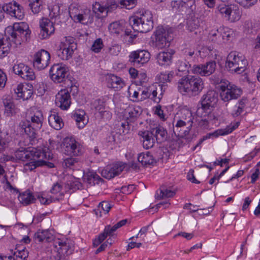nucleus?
Returning a JSON list of instances; mask_svg holds the SVG:
<instances>
[{"instance_id":"a19ab883","label":"nucleus","mask_w":260,"mask_h":260,"mask_svg":"<svg viewBox=\"0 0 260 260\" xmlns=\"http://www.w3.org/2000/svg\"><path fill=\"white\" fill-rule=\"evenodd\" d=\"M79 159L77 157H69L63 159L62 166L64 168H73L79 166Z\"/></svg>"},{"instance_id":"49530a36","label":"nucleus","mask_w":260,"mask_h":260,"mask_svg":"<svg viewBox=\"0 0 260 260\" xmlns=\"http://www.w3.org/2000/svg\"><path fill=\"white\" fill-rule=\"evenodd\" d=\"M111 208V205L108 202L103 201L99 204L97 209H95L94 211L97 215L98 214V212H99L100 213V216H101L102 212L104 214H107L109 212Z\"/></svg>"},{"instance_id":"cd10ccee","label":"nucleus","mask_w":260,"mask_h":260,"mask_svg":"<svg viewBox=\"0 0 260 260\" xmlns=\"http://www.w3.org/2000/svg\"><path fill=\"white\" fill-rule=\"evenodd\" d=\"M124 112L127 119L133 120L142 114V109L138 106L129 105L125 109Z\"/></svg>"},{"instance_id":"338daca9","label":"nucleus","mask_w":260,"mask_h":260,"mask_svg":"<svg viewBox=\"0 0 260 260\" xmlns=\"http://www.w3.org/2000/svg\"><path fill=\"white\" fill-rule=\"evenodd\" d=\"M187 29L190 31H193L195 30V22L193 19H188L187 20Z\"/></svg>"},{"instance_id":"5701e85b","label":"nucleus","mask_w":260,"mask_h":260,"mask_svg":"<svg viewBox=\"0 0 260 260\" xmlns=\"http://www.w3.org/2000/svg\"><path fill=\"white\" fill-rule=\"evenodd\" d=\"M216 67V64L215 61H209L205 64L196 66V74L198 73L204 76H209L215 71Z\"/></svg>"},{"instance_id":"b1692460","label":"nucleus","mask_w":260,"mask_h":260,"mask_svg":"<svg viewBox=\"0 0 260 260\" xmlns=\"http://www.w3.org/2000/svg\"><path fill=\"white\" fill-rule=\"evenodd\" d=\"M139 135L144 148L148 149L153 146L155 140L151 131H140Z\"/></svg>"},{"instance_id":"7c9ffc66","label":"nucleus","mask_w":260,"mask_h":260,"mask_svg":"<svg viewBox=\"0 0 260 260\" xmlns=\"http://www.w3.org/2000/svg\"><path fill=\"white\" fill-rule=\"evenodd\" d=\"M36 242H50L53 239V235L48 230L38 231L34 236Z\"/></svg>"},{"instance_id":"774afa93","label":"nucleus","mask_w":260,"mask_h":260,"mask_svg":"<svg viewBox=\"0 0 260 260\" xmlns=\"http://www.w3.org/2000/svg\"><path fill=\"white\" fill-rule=\"evenodd\" d=\"M235 107L236 109L233 111L232 113V115L234 117H236L239 116L243 112V108L237 106V105H235Z\"/></svg>"},{"instance_id":"4468645a","label":"nucleus","mask_w":260,"mask_h":260,"mask_svg":"<svg viewBox=\"0 0 260 260\" xmlns=\"http://www.w3.org/2000/svg\"><path fill=\"white\" fill-rule=\"evenodd\" d=\"M125 166L126 164L123 162H116L105 167L102 171V175L106 179H111L120 174Z\"/></svg>"},{"instance_id":"aec40b11","label":"nucleus","mask_w":260,"mask_h":260,"mask_svg":"<svg viewBox=\"0 0 260 260\" xmlns=\"http://www.w3.org/2000/svg\"><path fill=\"white\" fill-rule=\"evenodd\" d=\"M70 93L67 89L59 91L55 96V104L61 110H67L71 104Z\"/></svg>"},{"instance_id":"c85d7f7f","label":"nucleus","mask_w":260,"mask_h":260,"mask_svg":"<svg viewBox=\"0 0 260 260\" xmlns=\"http://www.w3.org/2000/svg\"><path fill=\"white\" fill-rule=\"evenodd\" d=\"M151 131L158 143H162L167 140V132L162 126L159 125L151 129Z\"/></svg>"},{"instance_id":"9b49d317","label":"nucleus","mask_w":260,"mask_h":260,"mask_svg":"<svg viewBox=\"0 0 260 260\" xmlns=\"http://www.w3.org/2000/svg\"><path fill=\"white\" fill-rule=\"evenodd\" d=\"M2 9L3 12H5L12 17H15L18 20H22L24 17V11L23 7L17 3L13 1L4 5Z\"/></svg>"},{"instance_id":"dca6fc26","label":"nucleus","mask_w":260,"mask_h":260,"mask_svg":"<svg viewBox=\"0 0 260 260\" xmlns=\"http://www.w3.org/2000/svg\"><path fill=\"white\" fill-rule=\"evenodd\" d=\"M189 123V121H188V126L185 127L186 122L182 120H178L176 123L174 125L173 132L174 134H177V136L181 137L184 138L188 142L192 139V137L190 136V127L191 126L192 123Z\"/></svg>"},{"instance_id":"c9c22d12","label":"nucleus","mask_w":260,"mask_h":260,"mask_svg":"<svg viewBox=\"0 0 260 260\" xmlns=\"http://www.w3.org/2000/svg\"><path fill=\"white\" fill-rule=\"evenodd\" d=\"M18 199L20 203L25 206L33 203L36 201L32 193L29 190L20 193L18 197Z\"/></svg>"},{"instance_id":"69168bd1","label":"nucleus","mask_w":260,"mask_h":260,"mask_svg":"<svg viewBox=\"0 0 260 260\" xmlns=\"http://www.w3.org/2000/svg\"><path fill=\"white\" fill-rule=\"evenodd\" d=\"M196 91L200 92L204 88V83L201 78L196 77Z\"/></svg>"},{"instance_id":"f704fd0d","label":"nucleus","mask_w":260,"mask_h":260,"mask_svg":"<svg viewBox=\"0 0 260 260\" xmlns=\"http://www.w3.org/2000/svg\"><path fill=\"white\" fill-rule=\"evenodd\" d=\"M83 179L84 181L91 185L98 184L100 181L103 180L96 173L92 171H89L85 174L83 176Z\"/></svg>"},{"instance_id":"72a5a7b5","label":"nucleus","mask_w":260,"mask_h":260,"mask_svg":"<svg viewBox=\"0 0 260 260\" xmlns=\"http://www.w3.org/2000/svg\"><path fill=\"white\" fill-rule=\"evenodd\" d=\"M30 123L37 129H40L42 126L44 117L41 111H37L30 117Z\"/></svg>"},{"instance_id":"7ed1b4c3","label":"nucleus","mask_w":260,"mask_h":260,"mask_svg":"<svg viewBox=\"0 0 260 260\" xmlns=\"http://www.w3.org/2000/svg\"><path fill=\"white\" fill-rule=\"evenodd\" d=\"M129 24L134 30L146 33L153 27V17L148 10H142L129 18Z\"/></svg>"},{"instance_id":"473e14b6","label":"nucleus","mask_w":260,"mask_h":260,"mask_svg":"<svg viewBox=\"0 0 260 260\" xmlns=\"http://www.w3.org/2000/svg\"><path fill=\"white\" fill-rule=\"evenodd\" d=\"M173 52H161L157 55V61L160 66H169L172 62Z\"/></svg>"},{"instance_id":"c756f323","label":"nucleus","mask_w":260,"mask_h":260,"mask_svg":"<svg viewBox=\"0 0 260 260\" xmlns=\"http://www.w3.org/2000/svg\"><path fill=\"white\" fill-rule=\"evenodd\" d=\"M48 122L50 125L56 130H59L64 125V123L61 117L55 112L51 114L48 117Z\"/></svg>"},{"instance_id":"423d86ee","label":"nucleus","mask_w":260,"mask_h":260,"mask_svg":"<svg viewBox=\"0 0 260 260\" xmlns=\"http://www.w3.org/2000/svg\"><path fill=\"white\" fill-rule=\"evenodd\" d=\"M217 9L219 13L231 22L238 21L241 18V12L237 5H226L222 4L219 5Z\"/></svg>"},{"instance_id":"3c124183","label":"nucleus","mask_w":260,"mask_h":260,"mask_svg":"<svg viewBox=\"0 0 260 260\" xmlns=\"http://www.w3.org/2000/svg\"><path fill=\"white\" fill-rule=\"evenodd\" d=\"M59 248L61 250V252L67 255L70 254L72 253L73 249L72 247L69 245L68 241L62 242L59 241L58 242Z\"/></svg>"},{"instance_id":"37998d69","label":"nucleus","mask_w":260,"mask_h":260,"mask_svg":"<svg viewBox=\"0 0 260 260\" xmlns=\"http://www.w3.org/2000/svg\"><path fill=\"white\" fill-rule=\"evenodd\" d=\"M173 71L161 72L158 76V80L160 84L166 85V83L170 82L173 77Z\"/></svg>"},{"instance_id":"f8f14e48","label":"nucleus","mask_w":260,"mask_h":260,"mask_svg":"<svg viewBox=\"0 0 260 260\" xmlns=\"http://www.w3.org/2000/svg\"><path fill=\"white\" fill-rule=\"evenodd\" d=\"M50 55L49 53L42 49L36 52L33 58V65L34 68L39 70L45 69L49 64Z\"/></svg>"},{"instance_id":"4be33fe9","label":"nucleus","mask_w":260,"mask_h":260,"mask_svg":"<svg viewBox=\"0 0 260 260\" xmlns=\"http://www.w3.org/2000/svg\"><path fill=\"white\" fill-rule=\"evenodd\" d=\"M14 90L17 97L23 101L28 100L33 94V87L31 85L24 86L22 84H19Z\"/></svg>"},{"instance_id":"58836bf2","label":"nucleus","mask_w":260,"mask_h":260,"mask_svg":"<svg viewBox=\"0 0 260 260\" xmlns=\"http://www.w3.org/2000/svg\"><path fill=\"white\" fill-rule=\"evenodd\" d=\"M85 112L83 111H77L73 114L72 117L76 121L79 128H82L85 125Z\"/></svg>"},{"instance_id":"4c0bfd02","label":"nucleus","mask_w":260,"mask_h":260,"mask_svg":"<svg viewBox=\"0 0 260 260\" xmlns=\"http://www.w3.org/2000/svg\"><path fill=\"white\" fill-rule=\"evenodd\" d=\"M138 160L144 166L152 165L156 162L153 156L149 152L140 154L138 156Z\"/></svg>"},{"instance_id":"f03ea898","label":"nucleus","mask_w":260,"mask_h":260,"mask_svg":"<svg viewBox=\"0 0 260 260\" xmlns=\"http://www.w3.org/2000/svg\"><path fill=\"white\" fill-rule=\"evenodd\" d=\"M16 158L22 161H30L26 163L24 167L25 171H31L37 167L42 166L46 164L44 159L49 158L50 154L47 155L44 151L42 152L41 149L37 148H32L30 149H19L15 151Z\"/></svg>"},{"instance_id":"052dcab7","label":"nucleus","mask_w":260,"mask_h":260,"mask_svg":"<svg viewBox=\"0 0 260 260\" xmlns=\"http://www.w3.org/2000/svg\"><path fill=\"white\" fill-rule=\"evenodd\" d=\"M7 81V75L0 69V89H2L5 87Z\"/></svg>"},{"instance_id":"0eeeda50","label":"nucleus","mask_w":260,"mask_h":260,"mask_svg":"<svg viewBox=\"0 0 260 260\" xmlns=\"http://www.w3.org/2000/svg\"><path fill=\"white\" fill-rule=\"evenodd\" d=\"M76 48L77 44L74 42V38L66 37L65 41L61 43L60 48L57 51V54L61 59L68 60L72 57Z\"/></svg>"},{"instance_id":"e2e57ef3","label":"nucleus","mask_w":260,"mask_h":260,"mask_svg":"<svg viewBox=\"0 0 260 260\" xmlns=\"http://www.w3.org/2000/svg\"><path fill=\"white\" fill-rule=\"evenodd\" d=\"M257 2V0H241L240 4L245 8H249L253 6Z\"/></svg>"},{"instance_id":"0e129e2a","label":"nucleus","mask_w":260,"mask_h":260,"mask_svg":"<svg viewBox=\"0 0 260 260\" xmlns=\"http://www.w3.org/2000/svg\"><path fill=\"white\" fill-rule=\"evenodd\" d=\"M220 32H221V37L222 39V43H225L226 41H229L230 38V33L229 31H226L224 30L223 28H220Z\"/></svg>"},{"instance_id":"8fccbe9b","label":"nucleus","mask_w":260,"mask_h":260,"mask_svg":"<svg viewBox=\"0 0 260 260\" xmlns=\"http://www.w3.org/2000/svg\"><path fill=\"white\" fill-rule=\"evenodd\" d=\"M220 28L212 30L210 34L209 39L212 42L218 44L222 43Z\"/></svg>"},{"instance_id":"2eb2a0df","label":"nucleus","mask_w":260,"mask_h":260,"mask_svg":"<svg viewBox=\"0 0 260 260\" xmlns=\"http://www.w3.org/2000/svg\"><path fill=\"white\" fill-rule=\"evenodd\" d=\"M13 71L15 74L25 80L31 81L36 78L34 70L22 63L15 64L13 67Z\"/></svg>"},{"instance_id":"5fc2aeb1","label":"nucleus","mask_w":260,"mask_h":260,"mask_svg":"<svg viewBox=\"0 0 260 260\" xmlns=\"http://www.w3.org/2000/svg\"><path fill=\"white\" fill-rule=\"evenodd\" d=\"M11 254L15 256L16 260H25L28 256V251H14L13 249L11 250Z\"/></svg>"},{"instance_id":"a211bd4d","label":"nucleus","mask_w":260,"mask_h":260,"mask_svg":"<svg viewBox=\"0 0 260 260\" xmlns=\"http://www.w3.org/2000/svg\"><path fill=\"white\" fill-rule=\"evenodd\" d=\"M64 153L77 156L81 153V147L74 138H66L63 142Z\"/></svg>"},{"instance_id":"864d4df0","label":"nucleus","mask_w":260,"mask_h":260,"mask_svg":"<svg viewBox=\"0 0 260 260\" xmlns=\"http://www.w3.org/2000/svg\"><path fill=\"white\" fill-rule=\"evenodd\" d=\"M176 193V192L167 188L165 186H161L160 188V199L164 198L172 197Z\"/></svg>"},{"instance_id":"603ef678","label":"nucleus","mask_w":260,"mask_h":260,"mask_svg":"<svg viewBox=\"0 0 260 260\" xmlns=\"http://www.w3.org/2000/svg\"><path fill=\"white\" fill-rule=\"evenodd\" d=\"M120 8H125L127 9L134 8L137 4V0H119Z\"/></svg>"},{"instance_id":"412c9836","label":"nucleus","mask_w":260,"mask_h":260,"mask_svg":"<svg viewBox=\"0 0 260 260\" xmlns=\"http://www.w3.org/2000/svg\"><path fill=\"white\" fill-rule=\"evenodd\" d=\"M19 126L21 129V132L24 131L25 134L28 136L29 142L31 144H35L38 142L37 139V131L39 129H37L36 127L33 126L30 124L29 119L21 121L19 124Z\"/></svg>"},{"instance_id":"a878e982","label":"nucleus","mask_w":260,"mask_h":260,"mask_svg":"<svg viewBox=\"0 0 260 260\" xmlns=\"http://www.w3.org/2000/svg\"><path fill=\"white\" fill-rule=\"evenodd\" d=\"M107 80L109 87L115 89V90H120L125 85L123 80L114 74L109 75Z\"/></svg>"},{"instance_id":"a18cd8bd","label":"nucleus","mask_w":260,"mask_h":260,"mask_svg":"<svg viewBox=\"0 0 260 260\" xmlns=\"http://www.w3.org/2000/svg\"><path fill=\"white\" fill-rule=\"evenodd\" d=\"M104 4L107 15L110 13L114 12L117 8H120L119 0H107Z\"/></svg>"},{"instance_id":"f3484780","label":"nucleus","mask_w":260,"mask_h":260,"mask_svg":"<svg viewBox=\"0 0 260 260\" xmlns=\"http://www.w3.org/2000/svg\"><path fill=\"white\" fill-rule=\"evenodd\" d=\"M150 53L145 50H137L132 51L129 55V62L134 66L143 64L150 59Z\"/></svg>"},{"instance_id":"20e7f679","label":"nucleus","mask_w":260,"mask_h":260,"mask_svg":"<svg viewBox=\"0 0 260 260\" xmlns=\"http://www.w3.org/2000/svg\"><path fill=\"white\" fill-rule=\"evenodd\" d=\"M248 65L245 57L237 52H231L228 55L225 67L232 73L242 74Z\"/></svg>"},{"instance_id":"bf43d9fd","label":"nucleus","mask_w":260,"mask_h":260,"mask_svg":"<svg viewBox=\"0 0 260 260\" xmlns=\"http://www.w3.org/2000/svg\"><path fill=\"white\" fill-rule=\"evenodd\" d=\"M96 111L101 113L103 112L104 106L103 102L100 99L96 100L93 103Z\"/></svg>"},{"instance_id":"6ab92c4d","label":"nucleus","mask_w":260,"mask_h":260,"mask_svg":"<svg viewBox=\"0 0 260 260\" xmlns=\"http://www.w3.org/2000/svg\"><path fill=\"white\" fill-rule=\"evenodd\" d=\"M40 28L38 36L41 40L48 38L55 31L53 23L48 18H43L40 20Z\"/></svg>"},{"instance_id":"09e8293b","label":"nucleus","mask_w":260,"mask_h":260,"mask_svg":"<svg viewBox=\"0 0 260 260\" xmlns=\"http://www.w3.org/2000/svg\"><path fill=\"white\" fill-rule=\"evenodd\" d=\"M69 13L70 16L74 20L78 21L81 13L78 9V7L75 4H72L69 7Z\"/></svg>"},{"instance_id":"c03bdc74","label":"nucleus","mask_w":260,"mask_h":260,"mask_svg":"<svg viewBox=\"0 0 260 260\" xmlns=\"http://www.w3.org/2000/svg\"><path fill=\"white\" fill-rule=\"evenodd\" d=\"M124 27L120 21H115L110 23L108 29L112 34L119 35L123 29Z\"/></svg>"},{"instance_id":"de8ad7c7","label":"nucleus","mask_w":260,"mask_h":260,"mask_svg":"<svg viewBox=\"0 0 260 260\" xmlns=\"http://www.w3.org/2000/svg\"><path fill=\"white\" fill-rule=\"evenodd\" d=\"M10 137L5 132H0V151L3 152L8 146Z\"/></svg>"},{"instance_id":"13d9d810","label":"nucleus","mask_w":260,"mask_h":260,"mask_svg":"<svg viewBox=\"0 0 260 260\" xmlns=\"http://www.w3.org/2000/svg\"><path fill=\"white\" fill-rule=\"evenodd\" d=\"M62 189V185L58 182H56L53 184V186L52 187L50 190V192H51V193L55 194L57 193H60Z\"/></svg>"},{"instance_id":"6e6d98bb","label":"nucleus","mask_w":260,"mask_h":260,"mask_svg":"<svg viewBox=\"0 0 260 260\" xmlns=\"http://www.w3.org/2000/svg\"><path fill=\"white\" fill-rule=\"evenodd\" d=\"M104 46L102 39L98 38L95 40L91 46V50L95 53L100 52Z\"/></svg>"},{"instance_id":"e433bc0d","label":"nucleus","mask_w":260,"mask_h":260,"mask_svg":"<svg viewBox=\"0 0 260 260\" xmlns=\"http://www.w3.org/2000/svg\"><path fill=\"white\" fill-rule=\"evenodd\" d=\"M93 11L99 18H105L108 16L104 3L95 2L93 5Z\"/></svg>"},{"instance_id":"6e6552de","label":"nucleus","mask_w":260,"mask_h":260,"mask_svg":"<svg viewBox=\"0 0 260 260\" xmlns=\"http://www.w3.org/2000/svg\"><path fill=\"white\" fill-rule=\"evenodd\" d=\"M68 68L62 63L53 64L49 71L51 79L55 83L65 82L68 77Z\"/></svg>"},{"instance_id":"9d476101","label":"nucleus","mask_w":260,"mask_h":260,"mask_svg":"<svg viewBox=\"0 0 260 260\" xmlns=\"http://www.w3.org/2000/svg\"><path fill=\"white\" fill-rule=\"evenodd\" d=\"M217 101L215 93L213 91H209L207 94L204 95L202 98V100L198 104L199 107L196 111V115L200 114L201 112L204 111L205 115L211 111V108L214 106Z\"/></svg>"},{"instance_id":"1a4fd4ad","label":"nucleus","mask_w":260,"mask_h":260,"mask_svg":"<svg viewBox=\"0 0 260 260\" xmlns=\"http://www.w3.org/2000/svg\"><path fill=\"white\" fill-rule=\"evenodd\" d=\"M154 36L153 44L158 49H162L166 46H169L170 42L172 40V36L162 26L157 27Z\"/></svg>"},{"instance_id":"ea45409f","label":"nucleus","mask_w":260,"mask_h":260,"mask_svg":"<svg viewBox=\"0 0 260 260\" xmlns=\"http://www.w3.org/2000/svg\"><path fill=\"white\" fill-rule=\"evenodd\" d=\"M183 138L177 136V134L172 135L169 142V147L172 150L178 149L183 143Z\"/></svg>"},{"instance_id":"bb28decb","label":"nucleus","mask_w":260,"mask_h":260,"mask_svg":"<svg viewBox=\"0 0 260 260\" xmlns=\"http://www.w3.org/2000/svg\"><path fill=\"white\" fill-rule=\"evenodd\" d=\"M167 87V85H155V88L153 90V93L150 96V100L157 104L159 103L163 96L164 93L165 92Z\"/></svg>"},{"instance_id":"393cba45","label":"nucleus","mask_w":260,"mask_h":260,"mask_svg":"<svg viewBox=\"0 0 260 260\" xmlns=\"http://www.w3.org/2000/svg\"><path fill=\"white\" fill-rule=\"evenodd\" d=\"M240 122H236L235 123H231L229 125L226 126L225 128L218 129L213 133H209L207 134V136H209V139L211 137L213 136L217 137L219 136H224L228 135L231 133L233 131L236 129L239 125Z\"/></svg>"},{"instance_id":"4d7b16f0","label":"nucleus","mask_w":260,"mask_h":260,"mask_svg":"<svg viewBox=\"0 0 260 260\" xmlns=\"http://www.w3.org/2000/svg\"><path fill=\"white\" fill-rule=\"evenodd\" d=\"M28 6L31 12L34 14H38L42 9L43 4H29Z\"/></svg>"},{"instance_id":"680f3d73","label":"nucleus","mask_w":260,"mask_h":260,"mask_svg":"<svg viewBox=\"0 0 260 260\" xmlns=\"http://www.w3.org/2000/svg\"><path fill=\"white\" fill-rule=\"evenodd\" d=\"M135 189V186L134 184H129L127 186H123L121 188V191L124 194H130Z\"/></svg>"},{"instance_id":"39448f33","label":"nucleus","mask_w":260,"mask_h":260,"mask_svg":"<svg viewBox=\"0 0 260 260\" xmlns=\"http://www.w3.org/2000/svg\"><path fill=\"white\" fill-rule=\"evenodd\" d=\"M218 84L220 97L224 102L229 103L233 100L239 98L242 93L241 88L231 84L228 80H221Z\"/></svg>"},{"instance_id":"ddd939ff","label":"nucleus","mask_w":260,"mask_h":260,"mask_svg":"<svg viewBox=\"0 0 260 260\" xmlns=\"http://www.w3.org/2000/svg\"><path fill=\"white\" fill-rule=\"evenodd\" d=\"M179 91L183 94L187 93L190 95H194L195 89V78L193 76L181 78L178 83Z\"/></svg>"},{"instance_id":"2f4dec72","label":"nucleus","mask_w":260,"mask_h":260,"mask_svg":"<svg viewBox=\"0 0 260 260\" xmlns=\"http://www.w3.org/2000/svg\"><path fill=\"white\" fill-rule=\"evenodd\" d=\"M3 104L5 107V114L7 116H11L15 113V106L12 97L6 96L4 98Z\"/></svg>"},{"instance_id":"79ce46f5","label":"nucleus","mask_w":260,"mask_h":260,"mask_svg":"<svg viewBox=\"0 0 260 260\" xmlns=\"http://www.w3.org/2000/svg\"><path fill=\"white\" fill-rule=\"evenodd\" d=\"M93 17L89 10H86L83 13H81L78 22L83 24L91 23L93 22Z\"/></svg>"},{"instance_id":"f257e3e1","label":"nucleus","mask_w":260,"mask_h":260,"mask_svg":"<svg viewBox=\"0 0 260 260\" xmlns=\"http://www.w3.org/2000/svg\"><path fill=\"white\" fill-rule=\"evenodd\" d=\"M30 34L28 25L24 22L15 23L12 27H8L6 30V37L0 38V58L9 53L12 43L14 47H17L23 42H26Z\"/></svg>"}]
</instances>
